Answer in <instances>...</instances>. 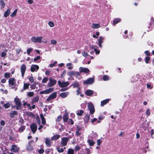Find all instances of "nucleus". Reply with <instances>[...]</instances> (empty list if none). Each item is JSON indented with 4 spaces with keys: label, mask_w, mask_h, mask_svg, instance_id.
I'll return each mask as SVG.
<instances>
[{
    "label": "nucleus",
    "mask_w": 154,
    "mask_h": 154,
    "mask_svg": "<svg viewBox=\"0 0 154 154\" xmlns=\"http://www.w3.org/2000/svg\"><path fill=\"white\" fill-rule=\"evenodd\" d=\"M14 101L16 106L14 107H16V109L17 110H19L21 108L22 103L20 99L18 98H15L14 99Z\"/></svg>",
    "instance_id": "nucleus-1"
},
{
    "label": "nucleus",
    "mask_w": 154,
    "mask_h": 154,
    "mask_svg": "<svg viewBox=\"0 0 154 154\" xmlns=\"http://www.w3.org/2000/svg\"><path fill=\"white\" fill-rule=\"evenodd\" d=\"M49 82L47 84V87H51L55 85L57 83V81L54 79H53L51 77L49 78Z\"/></svg>",
    "instance_id": "nucleus-2"
},
{
    "label": "nucleus",
    "mask_w": 154,
    "mask_h": 154,
    "mask_svg": "<svg viewBox=\"0 0 154 154\" xmlns=\"http://www.w3.org/2000/svg\"><path fill=\"white\" fill-rule=\"evenodd\" d=\"M88 109L90 111V113L93 114L95 112V110L93 104L92 103H89L88 105Z\"/></svg>",
    "instance_id": "nucleus-3"
},
{
    "label": "nucleus",
    "mask_w": 154,
    "mask_h": 154,
    "mask_svg": "<svg viewBox=\"0 0 154 154\" xmlns=\"http://www.w3.org/2000/svg\"><path fill=\"white\" fill-rule=\"evenodd\" d=\"M43 38L42 37H33L31 38V41L35 43L39 42L41 43L42 42V39Z\"/></svg>",
    "instance_id": "nucleus-4"
},
{
    "label": "nucleus",
    "mask_w": 154,
    "mask_h": 154,
    "mask_svg": "<svg viewBox=\"0 0 154 154\" xmlns=\"http://www.w3.org/2000/svg\"><path fill=\"white\" fill-rule=\"evenodd\" d=\"M58 83L60 87L62 88L66 87L69 84V82H61L60 80H59L58 81Z\"/></svg>",
    "instance_id": "nucleus-5"
},
{
    "label": "nucleus",
    "mask_w": 154,
    "mask_h": 154,
    "mask_svg": "<svg viewBox=\"0 0 154 154\" xmlns=\"http://www.w3.org/2000/svg\"><path fill=\"white\" fill-rule=\"evenodd\" d=\"M30 127L33 134H34L36 132L37 129V126L36 124L34 123H32L30 125Z\"/></svg>",
    "instance_id": "nucleus-6"
},
{
    "label": "nucleus",
    "mask_w": 154,
    "mask_h": 154,
    "mask_svg": "<svg viewBox=\"0 0 154 154\" xmlns=\"http://www.w3.org/2000/svg\"><path fill=\"white\" fill-rule=\"evenodd\" d=\"M57 96V93L56 92H54L47 98L46 100L48 102H49L52 99L55 98Z\"/></svg>",
    "instance_id": "nucleus-7"
},
{
    "label": "nucleus",
    "mask_w": 154,
    "mask_h": 154,
    "mask_svg": "<svg viewBox=\"0 0 154 154\" xmlns=\"http://www.w3.org/2000/svg\"><path fill=\"white\" fill-rule=\"evenodd\" d=\"M69 138L68 137H63L62 138L61 142L62 146H65L67 144Z\"/></svg>",
    "instance_id": "nucleus-8"
},
{
    "label": "nucleus",
    "mask_w": 154,
    "mask_h": 154,
    "mask_svg": "<svg viewBox=\"0 0 154 154\" xmlns=\"http://www.w3.org/2000/svg\"><path fill=\"white\" fill-rule=\"evenodd\" d=\"M54 90V88H50L46 90L41 91L40 92V94H49L53 92Z\"/></svg>",
    "instance_id": "nucleus-9"
},
{
    "label": "nucleus",
    "mask_w": 154,
    "mask_h": 154,
    "mask_svg": "<svg viewBox=\"0 0 154 154\" xmlns=\"http://www.w3.org/2000/svg\"><path fill=\"white\" fill-rule=\"evenodd\" d=\"M26 67L25 64H23L20 67V71L21 73L22 76L24 77L26 71Z\"/></svg>",
    "instance_id": "nucleus-10"
},
{
    "label": "nucleus",
    "mask_w": 154,
    "mask_h": 154,
    "mask_svg": "<svg viewBox=\"0 0 154 154\" xmlns=\"http://www.w3.org/2000/svg\"><path fill=\"white\" fill-rule=\"evenodd\" d=\"M94 81V79L93 78H90L86 80L83 82V83L85 84H93Z\"/></svg>",
    "instance_id": "nucleus-11"
},
{
    "label": "nucleus",
    "mask_w": 154,
    "mask_h": 154,
    "mask_svg": "<svg viewBox=\"0 0 154 154\" xmlns=\"http://www.w3.org/2000/svg\"><path fill=\"white\" fill-rule=\"evenodd\" d=\"M76 130L75 135L76 136H79L82 133H80V131L82 129V127L80 125H77L76 126Z\"/></svg>",
    "instance_id": "nucleus-12"
},
{
    "label": "nucleus",
    "mask_w": 154,
    "mask_h": 154,
    "mask_svg": "<svg viewBox=\"0 0 154 154\" xmlns=\"http://www.w3.org/2000/svg\"><path fill=\"white\" fill-rule=\"evenodd\" d=\"M39 69V67L38 65H32L30 68V70L31 72H34L35 71L37 72Z\"/></svg>",
    "instance_id": "nucleus-13"
},
{
    "label": "nucleus",
    "mask_w": 154,
    "mask_h": 154,
    "mask_svg": "<svg viewBox=\"0 0 154 154\" xmlns=\"http://www.w3.org/2000/svg\"><path fill=\"white\" fill-rule=\"evenodd\" d=\"M79 72L80 73L84 72L85 73H88L89 72V69L86 68L80 67L79 68Z\"/></svg>",
    "instance_id": "nucleus-14"
},
{
    "label": "nucleus",
    "mask_w": 154,
    "mask_h": 154,
    "mask_svg": "<svg viewBox=\"0 0 154 154\" xmlns=\"http://www.w3.org/2000/svg\"><path fill=\"white\" fill-rule=\"evenodd\" d=\"M11 150L13 152H17L19 151V149L17 147L16 145H13L12 146Z\"/></svg>",
    "instance_id": "nucleus-15"
},
{
    "label": "nucleus",
    "mask_w": 154,
    "mask_h": 154,
    "mask_svg": "<svg viewBox=\"0 0 154 154\" xmlns=\"http://www.w3.org/2000/svg\"><path fill=\"white\" fill-rule=\"evenodd\" d=\"M51 140L48 138H45V143L47 146L50 147L51 146Z\"/></svg>",
    "instance_id": "nucleus-16"
},
{
    "label": "nucleus",
    "mask_w": 154,
    "mask_h": 154,
    "mask_svg": "<svg viewBox=\"0 0 154 154\" xmlns=\"http://www.w3.org/2000/svg\"><path fill=\"white\" fill-rule=\"evenodd\" d=\"M99 38L98 39V45L99 47L100 48L102 47V43L103 42V40L104 38L102 37V36H100L99 37Z\"/></svg>",
    "instance_id": "nucleus-17"
},
{
    "label": "nucleus",
    "mask_w": 154,
    "mask_h": 154,
    "mask_svg": "<svg viewBox=\"0 0 154 154\" xmlns=\"http://www.w3.org/2000/svg\"><path fill=\"white\" fill-rule=\"evenodd\" d=\"M9 84L14 85L16 83L15 79L14 78H12L9 79L8 81Z\"/></svg>",
    "instance_id": "nucleus-18"
},
{
    "label": "nucleus",
    "mask_w": 154,
    "mask_h": 154,
    "mask_svg": "<svg viewBox=\"0 0 154 154\" xmlns=\"http://www.w3.org/2000/svg\"><path fill=\"white\" fill-rule=\"evenodd\" d=\"M90 119V115L88 114H87L85 115V116L84 119V121L85 124L88 123Z\"/></svg>",
    "instance_id": "nucleus-19"
},
{
    "label": "nucleus",
    "mask_w": 154,
    "mask_h": 154,
    "mask_svg": "<svg viewBox=\"0 0 154 154\" xmlns=\"http://www.w3.org/2000/svg\"><path fill=\"white\" fill-rule=\"evenodd\" d=\"M69 92H65L61 93L59 96L61 97L62 98H65L69 94Z\"/></svg>",
    "instance_id": "nucleus-20"
},
{
    "label": "nucleus",
    "mask_w": 154,
    "mask_h": 154,
    "mask_svg": "<svg viewBox=\"0 0 154 154\" xmlns=\"http://www.w3.org/2000/svg\"><path fill=\"white\" fill-rule=\"evenodd\" d=\"M94 94V91L91 90H86L85 92V94L88 96H90Z\"/></svg>",
    "instance_id": "nucleus-21"
},
{
    "label": "nucleus",
    "mask_w": 154,
    "mask_h": 154,
    "mask_svg": "<svg viewBox=\"0 0 154 154\" xmlns=\"http://www.w3.org/2000/svg\"><path fill=\"white\" fill-rule=\"evenodd\" d=\"M60 137V135L59 134H56L54 135L51 138V140H56L59 139Z\"/></svg>",
    "instance_id": "nucleus-22"
},
{
    "label": "nucleus",
    "mask_w": 154,
    "mask_h": 154,
    "mask_svg": "<svg viewBox=\"0 0 154 154\" xmlns=\"http://www.w3.org/2000/svg\"><path fill=\"white\" fill-rule=\"evenodd\" d=\"M109 99H107L103 100H102L101 102L100 106H104V105L108 103L109 102Z\"/></svg>",
    "instance_id": "nucleus-23"
},
{
    "label": "nucleus",
    "mask_w": 154,
    "mask_h": 154,
    "mask_svg": "<svg viewBox=\"0 0 154 154\" xmlns=\"http://www.w3.org/2000/svg\"><path fill=\"white\" fill-rule=\"evenodd\" d=\"M40 116L42 120V123L43 125H45L46 123V121L43 114L41 113L40 114Z\"/></svg>",
    "instance_id": "nucleus-24"
},
{
    "label": "nucleus",
    "mask_w": 154,
    "mask_h": 154,
    "mask_svg": "<svg viewBox=\"0 0 154 154\" xmlns=\"http://www.w3.org/2000/svg\"><path fill=\"white\" fill-rule=\"evenodd\" d=\"M17 115V112L16 111H14L11 112L9 113V116L11 118H13L14 117V115Z\"/></svg>",
    "instance_id": "nucleus-25"
},
{
    "label": "nucleus",
    "mask_w": 154,
    "mask_h": 154,
    "mask_svg": "<svg viewBox=\"0 0 154 154\" xmlns=\"http://www.w3.org/2000/svg\"><path fill=\"white\" fill-rule=\"evenodd\" d=\"M30 85L29 83H24V85L23 88V89H22V91H23L24 90H26L29 88V86Z\"/></svg>",
    "instance_id": "nucleus-26"
},
{
    "label": "nucleus",
    "mask_w": 154,
    "mask_h": 154,
    "mask_svg": "<svg viewBox=\"0 0 154 154\" xmlns=\"http://www.w3.org/2000/svg\"><path fill=\"white\" fill-rule=\"evenodd\" d=\"M63 121L64 122H66L69 119V116L68 114H65L63 116Z\"/></svg>",
    "instance_id": "nucleus-27"
},
{
    "label": "nucleus",
    "mask_w": 154,
    "mask_h": 154,
    "mask_svg": "<svg viewBox=\"0 0 154 154\" xmlns=\"http://www.w3.org/2000/svg\"><path fill=\"white\" fill-rule=\"evenodd\" d=\"M39 100V97L38 96L35 97L32 101V104H33L35 103L38 102Z\"/></svg>",
    "instance_id": "nucleus-28"
},
{
    "label": "nucleus",
    "mask_w": 154,
    "mask_h": 154,
    "mask_svg": "<svg viewBox=\"0 0 154 154\" xmlns=\"http://www.w3.org/2000/svg\"><path fill=\"white\" fill-rule=\"evenodd\" d=\"M76 113L77 116H81L84 113V111L82 110H78L76 111Z\"/></svg>",
    "instance_id": "nucleus-29"
},
{
    "label": "nucleus",
    "mask_w": 154,
    "mask_h": 154,
    "mask_svg": "<svg viewBox=\"0 0 154 154\" xmlns=\"http://www.w3.org/2000/svg\"><path fill=\"white\" fill-rule=\"evenodd\" d=\"M100 25L99 23L96 24L93 23L92 24L91 27L94 29H97L100 27Z\"/></svg>",
    "instance_id": "nucleus-30"
},
{
    "label": "nucleus",
    "mask_w": 154,
    "mask_h": 154,
    "mask_svg": "<svg viewBox=\"0 0 154 154\" xmlns=\"http://www.w3.org/2000/svg\"><path fill=\"white\" fill-rule=\"evenodd\" d=\"M121 20L120 18H115V19L113 21V24L115 25L118 23L120 22Z\"/></svg>",
    "instance_id": "nucleus-31"
},
{
    "label": "nucleus",
    "mask_w": 154,
    "mask_h": 154,
    "mask_svg": "<svg viewBox=\"0 0 154 154\" xmlns=\"http://www.w3.org/2000/svg\"><path fill=\"white\" fill-rule=\"evenodd\" d=\"M11 12V10L10 9H8L7 10L5 11L4 14V16L5 17H7L9 16V14Z\"/></svg>",
    "instance_id": "nucleus-32"
},
{
    "label": "nucleus",
    "mask_w": 154,
    "mask_h": 154,
    "mask_svg": "<svg viewBox=\"0 0 154 154\" xmlns=\"http://www.w3.org/2000/svg\"><path fill=\"white\" fill-rule=\"evenodd\" d=\"M71 85L73 88H78L79 86V84L78 82L76 81L72 83Z\"/></svg>",
    "instance_id": "nucleus-33"
},
{
    "label": "nucleus",
    "mask_w": 154,
    "mask_h": 154,
    "mask_svg": "<svg viewBox=\"0 0 154 154\" xmlns=\"http://www.w3.org/2000/svg\"><path fill=\"white\" fill-rule=\"evenodd\" d=\"M25 128L26 126L25 125L22 126L19 128L18 130V131L20 133H21L25 130Z\"/></svg>",
    "instance_id": "nucleus-34"
},
{
    "label": "nucleus",
    "mask_w": 154,
    "mask_h": 154,
    "mask_svg": "<svg viewBox=\"0 0 154 154\" xmlns=\"http://www.w3.org/2000/svg\"><path fill=\"white\" fill-rule=\"evenodd\" d=\"M87 141L89 146H93L95 144L94 142L91 139L88 140Z\"/></svg>",
    "instance_id": "nucleus-35"
},
{
    "label": "nucleus",
    "mask_w": 154,
    "mask_h": 154,
    "mask_svg": "<svg viewBox=\"0 0 154 154\" xmlns=\"http://www.w3.org/2000/svg\"><path fill=\"white\" fill-rule=\"evenodd\" d=\"M74 151L72 149L69 148L67 151V154H74Z\"/></svg>",
    "instance_id": "nucleus-36"
},
{
    "label": "nucleus",
    "mask_w": 154,
    "mask_h": 154,
    "mask_svg": "<svg viewBox=\"0 0 154 154\" xmlns=\"http://www.w3.org/2000/svg\"><path fill=\"white\" fill-rule=\"evenodd\" d=\"M57 149L59 153L63 152H64V149L62 148L60 149V147L58 146L57 147Z\"/></svg>",
    "instance_id": "nucleus-37"
},
{
    "label": "nucleus",
    "mask_w": 154,
    "mask_h": 154,
    "mask_svg": "<svg viewBox=\"0 0 154 154\" xmlns=\"http://www.w3.org/2000/svg\"><path fill=\"white\" fill-rule=\"evenodd\" d=\"M17 12V9H16L14 11L12 12L11 14L10 15V16L11 17H13L16 15Z\"/></svg>",
    "instance_id": "nucleus-38"
},
{
    "label": "nucleus",
    "mask_w": 154,
    "mask_h": 154,
    "mask_svg": "<svg viewBox=\"0 0 154 154\" xmlns=\"http://www.w3.org/2000/svg\"><path fill=\"white\" fill-rule=\"evenodd\" d=\"M69 75L70 76H75L76 75V72L73 71H71L69 72Z\"/></svg>",
    "instance_id": "nucleus-39"
},
{
    "label": "nucleus",
    "mask_w": 154,
    "mask_h": 154,
    "mask_svg": "<svg viewBox=\"0 0 154 154\" xmlns=\"http://www.w3.org/2000/svg\"><path fill=\"white\" fill-rule=\"evenodd\" d=\"M0 4L2 8H4L5 5V4L3 0H0Z\"/></svg>",
    "instance_id": "nucleus-40"
},
{
    "label": "nucleus",
    "mask_w": 154,
    "mask_h": 154,
    "mask_svg": "<svg viewBox=\"0 0 154 154\" xmlns=\"http://www.w3.org/2000/svg\"><path fill=\"white\" fill-rule=\"evenodd\" d=\"M150 60V57H146L144 59V61L146 63H148Z\"/></svg>",
    "instance_id": "nucleus-41"
},
{
    "label": "nucleus",
    "mask_w": 154,
    "mask_h": 154,
    "mask_svg": "<svg viewBox=\"0 0 154 154\" xmlns=\"http://www.w3.org/2000/svg\"><path fill=\"white\" fill-rule=\"evenodd\" d=\"M103 79L104 81L108 80H109V76L107 75H104L103 76Z\"/></svg>",
    "instance_id": "nucleus-42"
},
{
    "label": "nucleus",
    "mask_w": 154,
    "mask_h": 154,
    "mask_svg": "<svg viewBox=\"0 0 154 154\" xmlns=\"http://www.w3.org/2000/svg\"><path fill=\"white\" fill-rule=\"evenodd\" d=\"M10 74L8 72H5V73L4 76L5 78L8 79L10 77Z\"/></svg>",
    "instance_id": "nucleus-43"
},
{
    "label": "nucleus",
    "mask_w": 154,
    "mask_h": 154,
    "mask_svg": "<svg viewBox=\"0 0 154 154\" xmlns=\"http://www.w3.org/2000/svg\"><path fill=\"white\" fill-rule=\"evenodd\" d=\"M28 116L32 118H34L35 117V114L32 112H29L28 114Z\"/></svg>",
    "instance_id": "nucleus-44"
},
{
    "label": "nucleus",
    "mask_w": 154,
    "mask_h": 154,
    "mask_svg": "<svg viewBox=\"0 0 154 154\" xmlns=\"http://www.w3.org/2000/svg\"><path fill=\"white\" fill-rule=\"evenodd\" d=\"M34 95V93L33 92L29 91L28 92V93L27 94V95L28 96L32 97Z\"/></svg>",
    "instance_id": "nucleus-45"
},
{
    "label": "nucleus",
    "mask_w": 154,
    "mask_h": 154,
    "mask_svg": "<svg viewBox=\"0 0 154 154\" xmlns=\"http://www.w3.org/2000/svg\"><path fill=\"white\" fill-rule=\"evenodd\" d=\"M33 49L32 48H29L27 50V54L29 55L31 52L32 51Z\"/></svg>",
    "instance_id": "nucleus-46"
},
{
    "label": "nucleus",
    "mask_w": 154,
    "mask_h": 154,
    "mask_svg": "<svg viewBox=\"0 0 154 154\" xmlns=\"http://www.w3.org/2000/svg\"><path fill=\"white\" fill-rule=\"evenodd\" d=\"M81 149L80 146L79 145H76L75 147V151H77Z\"/></svg>",
    "instance_id": "nucleus-47"
},
{
    "label": "nucleus",
    "mask_w": 154,
    "mask_h": 154,
    "mask_svg": "<svg viewBox=\"0 0 154 154\" xmlns=\"http://www.w3.org/2000/svg\"><path fill=\"white\" fill-rule=\"evenodd\" d=\"M48 24L50 27H52L54 26V23L51 21H49L48 22Z\"/></svg>",
    "instance_id": "nucleus-48"
},
{
    "label": "nucleus",
    "mask_w": 154,
    "mask_h": 154,
    "mask_svg": "<svg viewBox=\"0 0 154 154\" xmlns=\"http://www.w3.org/2000/svg\"><path fill=\"white\" fill-rule=\"evenodd\" d=\"M4 106L5 109H7L11 105L9 103H7L4 104Z\"/></svg>",
    "instance_id": "nucleus-49"
},
{
    "label": "nucleus",
    "mask_w": 154,
    "mask_h": 154,
    "mask_svg": "<svg viewBox=\"0 0 154 154\" xmlns=\"http://www.w3.org/2000/svg\"><path fill=\"white\" fill-rule=\"evenodd\" d=\"M62 119V116L60 115L58 116L56 119V121L59 122Z\"/></svg>",
    "instance_id": "nucleus-50"
},
{
    "label": "nucleus",
    "mask_w": 154,
    "mask_h": 154,
    "mask_svg": "<svg viewBox=\"0 0 154 154\" xmlns=\"http://www.w3.org/2000/svg\"><path fill=\"white\" fill-rule=\"evenodd\" d=\"M85 150L86 151L87 154H90L91 153V150L89 148H85Z\"/></svg>",
    "instance_id": "nucleus-51"
},
{
    "label": "nucleus",
    "mask_w": 154,
    "mask_h": 154,
    "mask_svg": "<svg viewBox=\"0 0 154 154\" xmlns=\"http://www.w3.org/2000/svg\"><path fill=\"white\" fill-rule=\"evenodd\" d=\"M29 80L31 83L34 82L33 77V76H30L29 79Z\"/></svg>",
    "instance_id": "nucleus-52"
},
{
    "label": "nucleus",
    "mask_w": 154,
    "mask_h": 154,
    "mask_svg": "<svg viewBox=\"0 0 154 154\" xmlns=\"http://www.w3.org/2000/svg\"><path fill=\"white\" fill-rule=\"evenodd\" d=\"M27 149L30 151H32L33 150V148L32 146H31L30 143H29V146L27 148Z\"/></svg>",
    "instance_id": "nucleus-53"
},
{
    "label": "nucleus",
    "mask_w": 154,
    "mask_h": 154,
    "mask_svg": "<svg viewBox=\"0 0 154 154\" xmlns=\"http://www.w3.org/2000/svg\"><path fill=\"white\" fill-rule=\"evenodd\" d=\"M146 114L147 116L150 115V112L149 109H147L146 112Z\"/></svg>",
    "instance_id": "nucleus-54"
},
{
    "label": "nucleus",
    "mask_w": 154,
    "mask_h": 154,
    "mask_svg": "<svg viewBox=\"0 0 154 154\" xmlns=\"http://www.w3.org/2000/svg\"><path fill=\"white\" fill-rule=\"evenodd\" d=\"M44 152V150L42 148L38 150V152L39 153L42 154Z\"/></svg>",
    "instance_id": "nucleus-55"
},
{
    "label": "nucleus",
    "mask_w": 154,
    "mask_h": 154,
    "mask_svg": "<svg viewBox=\"0 0 154 154\" xmlns=\"http://www.w3.org/2000/svg\"><path fill=\"white\" fill-rule=\"evenodd\" d=\"M48 81V78L45 77L43 79L42 82L43 83H45Z\"/></svg>",
    "instance_id": "nucleus-56"
},
{
    "label": "nucleus",
    "mask_w": 154,
    "mask_h": 154,
    "mask_svg": "<svg viewBox=\"0 0 154 154\" xmlns=\"http://www.w3.org/2000/svg\"><path fill=\"white\" fill-rule=\"evenodd\" d=\"M82 55L84 57H87L88 56V54L86 52L84 51L82 53Z\"/></svg>",
    "instance_id": "nucleus-57"
},
{
    "label": "nucleus",
    "mask_w": 154,
    "mask_h": 154,
    "mask_svg": "<svg viewBox=\"0 0 154 154\" xmlns=\"http://www.w3.org/2000/svg\"><path fill=\"white\" fill-rule=\"evenodd\" d=\"M145 54L148 57H149L150 55V53L149 51H146L144 52Z\"/></svg>",
    "instance_id": "nucleus-58"
},
{
    "label": "nucleus",
    "mask_w": 154,
    "mask_h": 154,
    "mask_svg": "<svg viewBox=\"0 0 154 154\" xmlns=\"http://www.w3.org/2000/svg\"><path fill=\"white\" fill-rule=\"evenodd\" d=\"M7 55V53L5 52L4 51H3L2 52L1 55V57H4L6 56Z\"/></svg>",
    "instance_id": "nucleus-59"
},
{
    "label": "nucleus",
    "mask_w": 154,
    "mask_h": 154,
    "mask_svg": "<svg viewBox=\"0 0 154 154\" xmlns=\"http://www.w3.org/2000/svg\"><path fill=\"white\" fill-rule=\"evenodd\" d=\"M37 123L39 124L40 123V118L38 116L36 118Z\"/></svg>",
    "instance_id": "nucleus-60"
},
{
    "label": "nucleus",
    "mask_w": 154,
    "mask_h": 154,
    "mask_svg": "<svg viewBox=\"0 0 154 154\" xmlns=\"http://www.w3.org/2000/svg\"><path fill=\"white\" fill-rule=\"evenodd\" d=\"M36 85L35 84H32L30 86V88L32 89H35V88Z\"/></svg>",
    "instance_id": "nucleus-61"
},
{
    "label": "nucleus",
    "mask_w": 154,
    "mask_h": 154,
    "mask_svg": "<svg viewBox=\"0 0 154 154\" xmlns=\"http://www.w3.org/2000/svg\"><path fill=\"white\" fill-rule=\"evenodd\" d=\"M51 42L52 44L54 45L56 44L57 42L54 40L52 39L51 40Z\"/></svg>",
    "instance_id": "nucleus-62"
},
{
    "label": "nucleus",
    "mask_w": 154,
    "mask_h": 154,
    "mask_svg": "<svg viewBox=\"0 0 154 154\" xmlns=\"http://www.w3.org/2000/svg\"><path fill=\"white\" fill-rule=\"evenodd\" d=\"M1 125L2 126H4L5 125V122L4 120H2L0 122Z\"/></svg>",
    "instance_id": "nucleus-63"
},
{
    "label": "nucleus",
    "mask_w": 154,
    "mask_h": 154,
    "mask_svg": "<svg viewBox=\"0 0 154 154\" xmlns=\"http://www.w3.org/2000/svg\"><path fill=\"white\" fill-rule=\"evenodd\" d=\"M94 51L95 52L96 54H99L100 53V51L97 50L96 48L94 49Z\"/></svg>",
    "instance_id": "nucleus-64"
}]
</instances>
